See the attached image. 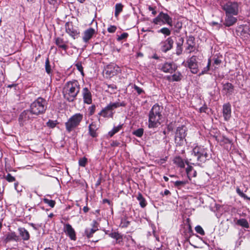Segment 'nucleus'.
Returning a JSON list of instances; mask_svg holds the SVG:
<instances>
[{
    "label": "nucleus",
    "instance_id": "f257e3e1",
    "mask_svg": "<svg viewBox=\"0 0 250 250\" xmlns=\"http://www.w3.org/2000/svg\"><path fill=\"white\" fill-rule=\"evenodd\" d=\"M190 163L193 165L200 166L211 158L209 150L202 146H196L191 151Z\"/></svg>",
    "mask_w": 250,
    "mask_h": 250
},
{
    "label": "nucleus",
    "instance_id": "f03ea898",
    "mask_svg": "<svg viewBox=\"0 0 250 250\" xmlns=\"http://www.w3.org/2000/svg\"><path fill=\"white\" fill-rule=\"evenodd\" d=\"M163 107L158 104H155L152 106L148 113V128H156L161 125L163 118Z\"/></svg>",
    "mask_w": 250,
    "mask_h": 250
},
{
    "label": "nucleus",
    "instance_id": "7ed1b4c3",
    "mask_svg": "<svg viewBox=\"0 0 250 250\" xmlns=\"http://www.w3.org/2000/svg\"><path fill=\"white\" fill-rule=\"evenodd\" d=\"M80 90V85L77 80L68 81L65 83L62 89L63 96L68 102H73L76 99Z\"/></svg>",
    "mask_w": 250,
    "mask_h": 250
},
{
    "label": "nucleus",
    "instance_id": "20e7f679",
    "mask_svg": "<svg viewBox=\"0 0 250 250\" xmlns=\"http://www.w3.org/2000/svg\"><path fill=\"white\" fill-rule=\"evenodd\" d=\"M47 104L46 100L40 97L31 103L29 109L32 114H34L35 116H38L45 113L47 109Z\"/></svg>",
    "mask_w": 250,
    "mask_h": 250
},
{
    "label": "nucleus",
    "instance_id": "39448f33",
    "mask_svg": "<svg viewBox=\"0 0 250 250\" xmlns=\"http://www.w3.org/2000/svg\"><path fill=\"white\" fill-rule=\"evenodd\" d=\"M220 6L225 14L238 15L239 13V4L237 1L227 0L221 2Z\"/></svg>",
    "mask_w": 250,
    "mask_h": 250
},
{
    "label": "nucleus",
    "instance_id": "423d86ee",
    "mask_svg": "<svg viewBox=\"0 0 250 250\" xmlns=\"http://www.w3.org/2000/svg\"><path fill=\"white\" fill-rule=\"evenodd\" d=\"M83 119V115L80 113H76L71 116L67 122L65 123L66 131L70 133L80 125Z\"/></svg>",
    "mask_w": 250,
    "mask_h": 250
},
{
    "label": "nucleus",
    "instance_id": "0eeeda50",
    "mask_svg": "<svg viewBox=\"0 0 250 250\" xmlns=\"http://www.w3.org/2000/svg\"><path fill=\"white\" fill-rule=\"evenodd\" d=\"M188 129L184 125L178 126L175 131L174 141L176 146H181L186 141Z\"/></svg>",
    "mask_w": 250,
    "mask_h": 250
},
{
    "label": "nucleus",
    "instance_id": "6e6552de",
    "mask_svg": "<svg viewBox=\"0 0 250 250\" xmlns=\"http://www.w3.org/2000/svg\"><path fill=\"white\" fill-rule=\"evenodd\" d=\"M152 22L155 25L167 24L172 27L173 22L172 18L167 13L160 12L159 14L153 19Z\"/></svg>",
    "mask_w": 250,
    "mask_h": 250
},
{
    "label": "nucleus",
    "instance_id": "1a4fd4ad",
    "mask_svg": "<svg viewBox=\"0 0 250 250\" xmlns=\"http://www.w3.org/2000/svg\"><path fill=\"white\" fill-rule=\"evenodd\" d=\"M36 116L32 114L30 109L24 110L21 113L18 118L20 126H23L32 123Z\"/></svg>",
    "mask_w": 250,
    "mask_h": 250
},
{
    "label": "nucleus",
    "instance_id": "9d476101",
    "mask_svg": "<svg viewBox=\"0 0 250 250\" xmlns=\"http://www.w3.org/2000/svg\"><path fill=\"white\" fill-rule=\"evenodd\" d=\"M197 59V57L193 55L187 59L185 63V66L189 68L191 72L193 74H197L199 70Z\"/></svg>",
    "mask_w": 250,
    "mask_h": 250
},
{
    "label": "nucleus",
    "instance_id": "9b49d317",
    "mask_svg": "<svg viewBox=\"0 0 250 250\" xmlns=\"http://www.w3.org/2000/svg\"><path fill=\"white\" fill-rule=\"evenodd\" d=\"M174 40L171 37H167L160 43V50L164 53L170 50L173 47Z\"/></svg>",
    "mask_w": 250,
    "mask_h": 250
},
{
    "label": "nucleus",
    "instance_id": "f8f14e48",
    "mask_svg": "<svg viewBox=\"0 0 250 250\" xmlns=\"http://www.w3.org/2000/svg\"><path fill=\"white\" fill-rule=\"evenodd\" d=\"M66 32L73 39L78 38L80 35V31L77 27H74L72 22H67L65 24Z\"/></svg>",
    "mask_w": 250,
    "mask_h": 250
},
{
    "label": "nucleus",
    "instance_id": "ddd939ff",
    "mask_svg": "<svg viewBox=\"0 0 250 250\" xmlns=\"http://www.w3.org/2000/svg\"><path fill=\"white\" fill-rule=\"evenodd\" d=\"M63 231L71 241L77 240L76 232L72 226L68 223H64Z\"/></svg>",
    "mask_w": 250,
    "mask_h": 250
},
{
    "label": "nucleus",
    "instance_id": "4468645a",
    "mask_svg": "<svg viewBox=\"0 0 250 250\" xmlns=\"http://www.w3.org/2000/svg\"><path fill=\"white\" fill-rule=\"evenodd\" d=\"M159 69L164 73L172 74L177 69V66L173 62H165L159 65Z\"/></svg>",
    "mask_w": 250,
    "mask_h": 250
},
{
    "label": "nucleus",
    "instance_id": "2eb2a0df",
    "mask_svg": "<svg viewBox=\"0 0 250 250\" xmlns=\"http://www.w3.org/2000/svg\"><path fill=\"white\" fill-rule=\"evenodd\" d=\"M120 71L119 66L115 64H110L106 66L104 69L106 77L111 78L117 75Z\"/></svg>",
    "mask_w": 250,
    "mask_h": 250
},
{
    "label": "nucleus",
    "instance_id": "dca6fc26",
    "mask_svg": "<svg viewBox=\"0 0 250 250\" xmlns=\"http://www.w3.org/2000/svg\"><path fill=\"white\" fill-rule=\"evenodd\" d=\"M82 95L84 104H90L92 103V95L90 88L83 87L82 90Z\"/></svg>",
    "mask_w": 250,
    "mask_h": 250
},
{
    "label": "nucleus",
    "instance_id": "f3484780",
    "mask_svg": "<svg viewBox=\"0 0 250 250\" xmlns=\"http://www.w3.org/2000/svg\"><path fill=\"white\" fill-rule=\"evenodd\" d=\"M186 45V50L187 51L188 53L193 52L196 49L195 38L191 35L188 36L187 39Z\"/></svg>",
    "mask_w": 250,
    "mask_h": 250
},
{
    "label": "nucleus",
    "instance_id": "a211bd4d",
    "mask_svg": "<svg viewBox=\"0 0 250 250\" xmlns=\"http://www.w3.org/2000/svg\"><path fill=\"white\" fill-rule=\"evenodd\" d=\"M237 15L232 14H225V18L223 24L227 27H229L234 25L237 21V18L235 17Z\"/></svg>",
    "mask_w": 250,
    "mask_h": 250
},
{
    "label": "nucleus",
    "instance_id": "6ab92c4d",
    "mask_svg": "<svg viewBox=\"0 0 250 250\" xmlns=\"http://www.w3.org/2000/svg\"><path fill=\"white\" fill-rule=\"evenodd\" d=\"M92 226V228H86L84 230V235L86 236V237L88 239L91 238L93 234L98 230V223L95 220H93L92 221V223L91 224Z\"/></svg>",
    "mask_w": 250,
    "mask_h": 250
},
{
    "label": "nucleus",
    "instance_id": "aec40b11",
    "mask_svg": "<svg viewBox=\"0 0 250 250\" xmlns=\"http://www.w3.org/2000/svg\"><path fill=\"white\" fill-rule=\"evenodd\" d=\"M54 42L60 49L66 51L69 48L68 45H67L68 41H64L63 39L61 37L55 38Z\"/></svg>",
    "mask_w": 250,
    "mask_h": 250
},
{
    "label": "nucleus",
    "instance_id": "412c9836",
    "mask_svg": "<svg viewBox=\"0 0 250 250\" xmlns=\"http://www.w3.org/2000/svg\"><path fill=\"white\" fill-rule=\"evenodd\" d=\"M222 113L225 121H228L230 119L231 115V107L230 103H228L223 105Z\"/></svg>",
    "mask_w": 250,
    "mask_h": 250
},
{
    "label": "nucleus",
    "instance_id": "4be33fe9",
    "mask_svg": "<svg viewBox=\"0 0 250 250\" xmlns=\"http://www.w3.org/2000/svg\"><path fill=\"white\" fill-rule=\"evenodd\" d=\"M95 34V30L94 28L90 27L85 30L83 37V41L87 43Z\"/></svg>",
    "mask_w": 250,
    "mask_h": 250
},
{
    "label": "nucleus",
    "instance_id": "5701e85b",
    "mask_svg": "<svg viewBox=\"0 0 250 250\" xmlns=\"http://www.w3.org/2000/svg\"><path fill=\"white\" fill-rule=\"evenodd\" d=\"M109 237L116 240V243H118V244L120 246H122L123 244V236L119 233L118 231H111V233L109 234Z\"/></svg>",
    "mask_w": 250,
    "mask_h": 250
},
{
    "label": "nucleus",
    "instance_id": "b1692460",
    "mask_svg": "<svg viewBox=\"0 0 250 250\" xmlns=\"http://www.w3.org/2000/svg\"><path fill=\"white\" fill-rule=\"evenodd\" d=\"M184 42V39L183 37H180L178 40L176 42L175 53L177 56H180L182 54L183 52V45Z\"/></svg>",
    "mask_w": 250,
    "mask_h": 250
},
{
    "label": "nucleus",
    "instance_id": "393cba45",
    "mask_svg": "<svg viewBox=\"0 0 250 250\" xmlns=\"http://www.w3.org/2000/svg\"><path fill=\"white\" fill-rule=\"evenodd\" d=\"M98 127L96 122L91 123L88 126V133L93 138L97 137L98 134L96 131L98 130Z\"/></svg>",
    "mask_w": 250,
    "mask_h": 250
},
{
    "label": "nucleus",
    "instance_id": "a878e982",
    "mask_svg": "<svg viewBox=\"0 0 250 250\" xmlns=\"http://www.w3.org/2000/svg\"><path fill=\"white\" fill-rule=\"evenodd\" d=\"M234 86L230 83H226L223 85V91H225L226 95H231L233 92Z\"/></svg>",
    "mask_w": 250,
    "mask_h": 250
},
{
    "label": "nucleus",
    "instance_id": "bb28decb",
    "mask_svg": "<svg viewBox=\"0 0 250 250\" xmlns=\"http://www.w3.org/2000/svg\"><path fill=\"white\" fill-rule=\"evenodd\" d=\"M126 103L123 101L122 102H116L115 103L110 102L107 105V108L110 109V110L112 111L119 107H125L126 106Z\"/></svg>",
    "mask_w": 250,
    "mask_h": 250
},
{
    "label": "nucleus",
    "instance_id": "cd10ccee",
    "mask_svg": "<svg viewBox=\"0 0 250 250\" xmlns=\"http://www.w3.org/2000/svg\"><path fill=\"white\" fill-rule=\"evenodd\" d=\"M114 113L110 110V109L107 108V106L102 109V110L98 113V115L102 116L104 118L112 117Z\"/></svg>",
    "mask_w": 250,
    "mask_h": 250
},
{
    "label": "nucleus",
    "instance_id": "c85d7f7f",
    "mask_svg": "<svg viewBox=\"0 0 250 250\" xmlns=\"http://www.w3.org/2000/svg\"><path fill=\"white\" fill-rule=\"evenodd\" d=\"M18 230L20 235L24 241L28 240L30 238V235L28 231L24 228H19Z\"/></svg>",
    "mask_w": 250,
    "mask_h": 250
},
{
    "label": "nucleus",
    "instance_id": "c756f323",
    "mask_svg": "<svg viewBox=\"0 0 250 250\" xmlns=\"http://www.w3.org/2000/svg\"><path fill=\"white\" fill-rule=\"evenodd\" d=\"M170 183H173V186L175 188L178 189H181L182 188L184 187L185 185L188 183V181H171Z\"/></svg>",
    "mask_w": 250,
    "mask_h": 250
},
{
    "label": "nucleus",
    "instance_id": "7c9ffc66",
    "mask_svg": "<svg viewBox=\"0 0 250 250\" xmlns=\"http://www.w3.org/2000/svg\"><path fill=\"white\" fill-rule=\"evenodd\" d=\"M186 171L189 178H190V177H195L196 176V171L192 167L188 166L186 168Z\"/></svg>",
    "mask_w": 250,
    "mask_h": 250
},
{
    "label": "nucleus",
    "instance_id": "2f4dec72",
    "mask_svg": "<svg viewBox=\"0 0 250 250\" xmlns=\"http://www.w3.org/2000/svg\"><path fill=\"white\" fill-rule=\"evenodd\" d=\"M222 55H219V54H217L214 56V57L213 58V65L214 66L215 68H218V66L220 65V64L222 62Z\"/></svg>",
    "mask_w": 250,
    "mask_h": 250
},
{
    "label": "nucleus",
    "instance_id": "473e14b6",
    "mask_svg": "<svg viewBox=\"0 0 250 250\" xmlns=\"http://www.w3.org/2000/svg\"><path fill=\"white\" fill-rule=\"evenodd\" d=\"M157 33L162 34L165 37H168L171 35V30L167 27H164L157 30Z\"/></svg>",
    "mask_w": 250,
    "mask_h": 250
},
{
    "label": "nucleus",
    "instance_id": "72a5a7b5",
    "mask_svg": "<svg viewBox=\"0 0 250 250\" xmlns=\"http://www.w3.org/2000/svg\"><path fill=\"white\" fill-rule=\"evenodd\" d=\"M174 163L178 167L183 168L185 167V162L184 160L180 156H176L173 160Z\"/></svg>",
    "mask_w": 250,
    "mask_h": 250
},
{
    "label": "nucleus",
    "instance_id": "f704fd0d",
    "mask_svg": "<svg viewBox=\"0 0 250 250\" xmlns=\"http://www.w3.org/2000/svg\"><path fill=\"white\" fill-rule=\"evenodd\" d=\"M45 69L46 72L49 76H51L53 74L51 66L50 64V62L48 58H47L45 62Z\"/></svg>",
    "mask_w": 250,
    "mask_h": 250
},
{
    "label": "nucleus",
    "instance_id": "c9c22d12",
    "mask_svg": "<svg viewBox=\"0 0 250 250\" xmlns=\"http://www.w3.org/2000/svg\"><path fill=\"white\" fill-rule=\"evenodd\" d=\"M123 124H120L117 126H114L112 130L108 132V135L112 137L115 134L118 133L122 128Z\"/></svg>",
    "mask_w": 250,
    "mask_h": 250
},
{
    "label": "nucleus",
    "instance_id": "e433bc0d",
    "mask_svg": "<svg viewBox=\"0 0 250 250\" xmlns=\"http://www.w3.org/2000/svg\"><path fill=\"white\" fill-rule=\"evenodd\" d=\"M137 199L139 201V205L142 208H145L146 206V200L141 193H138Z\"/></svg>",
    "mask_w": 250,
    "mask_h": 250
},
{
    "label": "nucleus",
    "instance_id": "4c0bfd02",
    "mask_svg": "<svg viewBox=\"0 0 250 250\" xmlns=\"http://www.w3.org/2000/svg\"><path fill=\"white\" fill-rule=\"evenodd\" d=\"M236 224L246 229H248L250 227L247 220L244 218L238 220Z\"/></svg>",
    "mask_w": 250,
    "mask_h": 250
},
{
    "label": "nucleus",
    "instance_id": "58836bf2",
    "mask_svg": "<svg viewBox=\"0 0 250 250\" xmlns=\"http://www.w3.org/2000/svg\"><path fill=\"white\" fill-rule=\"evenodd\" d=\"M115 16L117 18L123 11V5L121 3H117L115 4Z\"/></svg>",
    "mask_w": 250,
    "mask_h": 250
},
{
    "label": "nucleus",
    "instance_id": "ea45409f",
    "mask_svg": "<svg viewBox=\"0 0 250 250\" xmlns=\"http://www.w3.org/2000/svg\"><path fill=\"white\" fill-rule=\"evenodd\" d=\"M236 192L237 193V194L241 197V198H243L244 200H249L250 201V197H248L246 194H245L238 187H237L236 188Z\"/></svg>",
    "mask_w": 250,
    "mask_h": 250
},
{
    "label": "nucleus",
    "instance_id": "a19ab883",
    "mask_svg": "<svg viewBox=\"0 0 250 250\" xmlns=\"http://www.w3.org/2000/svg\"><path fill=\"white\" fill-rule=\"evenodd\" d=\"M173 32L175 33H179L182 28V23L179 21H177L174 23Z\"/></svg>",
    "mask_w": 250,
    "mask_h": 250
},
{
    "label": "nucleus",
    "instance_id": "79ce46f5",
    "mask_svg": "<svg viewBox=\"0 0 250 250\" xmlns=\"http://www.w3.org/2000/svg\"><path fill=\"white\" fill-rule=\"evenodd\" d=\"M211 59L209 58L208 59L207 65L206 67H205L203 69L202 71L199 73V76L204 75V74L207 73L209 71V67L211 64Z\"/></svg>",
    "mask_w": 250,
    "mask_h": 250
},
{
    "label": "nucleus",
    "instance_id": "37998d69",
    "mask_svg": "<svg viewBox=\"0 0 250 250\" xmlns=\"http://www.w3.org/2000/svg\"><path fill=\"white\" fill-rule=\"evenodd\" d=\"M144 129L143 128H139L137 129L134 130L132 132V134L137 137H142L144 134Z\"/></svg>",
    "mask_w": 250,
    "mask_h": 250
},
{
    "label": "nucleus",
    "instance_id": "c03bdc74",
    "mask_svg": "<svg viewBox=\"0 0 250 250\" xmlns=\"http://www.w3.org/2000/svg\"><path fill=\"white\" fill-rule=\"evenodd\" d=\"M172 82H178L181 80L182 74L180 72H177L172 75Z\"/></svg>",
    "mask_w": 250,
    "mask_h": 250
},
{
    "label": "nucleus",
    "instance_id": "a18cd8bd",
    "mask_svg": "<svg viewBox=\"0 0 250 250\" xmlns=\"http://www.w3.org/2000/svg\"><path fill=\"white\" fill-rule=\"evenodd\" d=\"M77 70L81 73L82 76H84V73L83 72V67L81 62H78L74 64Z\"/></svg>",
    "mask_w": 250,
    "mask_h": 250
},
{
    "label": "nucleus",
    "instance_id": "49530a36",
    "mask_svg": "<svg viewBox=\"0 0 250 250\" xmlns=\"http://www.w3.org/2000/svg\"><path fill=\"white\" fill-rule=\"evenodd\" d=\"M58 123L57 120H49L46 123V125L50 128H53L56 126Z\"/></svg>",
    "mask_w": 250,
    "mask_h": 250
},
{
    "label": "nucleus",
    "instance_id": "de8ad7c7",
    "mask_svg": "<svg viewBox=\"0 0 250 250\" xmlns=\"http://www.w3.org/2000/svg\"><path fill=\"white\" fill-rule=\"evenodd\" d=\"M87 163V159L85 157H83L79 160V166L81 167H85Z\"/></svg>",
    "mask_w": 250,
    "mask_h": 250
},
{
    "label": "nucleus",
    "instance_id": "09e8293b",
    "mask_svg": "<svg viewBox=\"0 0 250 250\" xmlns=\"http://www.w3.org/2000/svg\"><path fill=\"white\" fill-rule=\"evenodd\" d=\"M43 201L44 203L47 204L49 207L53 208L55 205V201L53 200H50L47 198H43Z\"/></svg>",
    "mask_w": 250,
    "mask_h": 250
},
{
    "label": "nucleus",
    "instance_id": "8fccbe9b",
    "mask_svg": "<svg viewBox=\"0 0 250 250\" xmlns=\"http://www.w3.org/2000/svg\"><path fill=\"white\" fill-rule=\"evenodd\" d=\"M130 224V222L128 221L126 218H123L121 219V226L122 228H126Z\"/></svg>",
    "mask_w": 250,
    "mask_h": 250
},
{
    "label": "nucleus",
    "instance_id": "3c124183",
    "mask_svg": "<svg viewBox=\"0 0 250 250\" xmlns=\"http://www.w3.org/2000/svg\"><path fill=\"white\" fill-rule=\"evenodd\" d=\"M133 88L136 91L138 95H141L142 94L145 93V91L142 88L140 87L136 84H134Z\"/></svg>",
    "mask_w": 250,
    "mask_h": 250
},
{
    "label": "nucleus",
    "instance_id": "603ef678",
    "mask_svg": "<svg viewBox=\"0 0 250 250\" xmlns=\"http://www.w3.org/2000/svg\"><path fill=\"white\" fill-rule=\"evenodd\" d=\"M17 238V235L16 234H15V232H12L10 234H8L6 237V240L8 241H11V240H16Z\"/></svg>",
    "mask_w": 250,
    "mask_h": 250
},
{
    "label": "nucleus",
    "instance_id": "864d4df0",
    "mask_svg": "<svg viewBox=\"0 0 250 250\" xmlns=\"http://www.w3.org/2000/svg\"><path fill=\"white\" fill-rule=\"evenodd\" d=\"M128 37V34L126 32H124L120 36H118L117 40L118 42H120L122 40L126 39Z\"/></svg>",
    "mask_w": 250,
    "mask_h": 250
},
{
    "label": "nucleus",
    "instance_id": "5fc2aeb1",
    "mask_svg": "<svg viewBox=\"0 0 250 250\" xmlns=\"http://www.w3.org/2000/svg\"><path fill=\"white\" fill-rule=\"evenodd\" d=\"M208 109H209V108L207 106L206 103H204L203 105L199 108V112L200 113H205L208 114Z\"/></svg>",
    "mask_w": 250,
    "mask_h": 250
},
{
    "label": "nucleus",
    "instance_id": "6e6d98bb",
    "mask_svg": "<svg viewBox=\"0 0 250 250\" xmlns=\"http://www.w3.org/2000/svg\"><path fill=\"white\" fill-rule=\"evenodd\" d=\"M195 230L197 233L200 234L201 235H205V231L203 228L199 225L197 226L195 228Z\"/></svg>",
    "mask_w": 250,
    "mask_h": 250
},
{
    "label": "nucleus",
    "instance_id": "4d7b16f0",
    "mask_svg": "<svg viewBox=\"0 0 250 250\" xmlns=\"http://www.w3.org/2000/svg\"><path fill=\"white\" fill-rule=\"evenodd\" d=\"M96 110V105L95 104H93L91 106H89L88 108V115L89 116H92L94 114Z\"/></svg>",
    "mask_w": 250,
    "mask_h": 250
},
{
    "label": "nucleus",
    "instance_id": "13d9d810",
    "mask_svg": "<svg viewBox=\"0 0 250 250\" xmlns=\"http://www.w3.org/2000/svg\"><path fill=\"white\" fill-rule=\"evenodd\" d=\"M106 85L107 86V87L108 89H111V92H110V93H113L114 92V91L117 88L116 85L114 84H109L106 83Z\"/></svg>",
    "mask_w": 250,
    "mask_h": 250
},
{
    "label": "nucleus",
    "instance_id": "bf43d9fd",
    "mask_svg": "<svg viewBox=\"0 0 250 250\" xmlns=\"http://www.w3.org/2000/svg\"><path fill=\"white\" fill-rule=\"evenodd\" d=\"M116 29H117V27H116V26H115V25H110L107 28V31L109 33H113L115 32Z\"/></svg>",
    "mask_w": 250,
    "mask_h": 250
},
{
    "label": "nucleus",
    "instance_id": "052dcab7",
    "mask_svg": "<svg viewBox=\"0 0 250 250\" xmlns=\"http://www.w3.org/2000/svg\"><path fill=\"white\" fill-rule=\"evenodd\" d=\"M6 180L9 182H12L15 181V178L12 176L11 174L8 173L6 178Z\"/></svg>",
    "mask_w": 250,
    "mask_h": 250
},
{
    "label": "nucleus",
    "instance_id": "680f3d73",
    "mask_svg": "<svg viewBox=\"0 0 250 250\" xmlns=\"http://www.w3.org/2000/svg\"><path fill=\"white\" fill-rule=\"evenodd\" d=\"M148 9L149 11H151V13L153 16H155L157 14V11L156 10V7H153L150 5L148 6Z\"/></svg>",
    "mask_w": 250,
    "mask_h": 250
},
{
    "label": "nucleus",
    "instance_id": "e2e57ef3",
    "mask_svg": "<svg viewBox=\"0 0 250 250\" xmlns=\"http://www.w3.org/2000/svg\"><path fill=\"white\" fill-rule=\"evenodd\" d=\"M155 227L154 226L152 227V233L154 237L155 238L156 240L158 241H159V237L158 233L156 232L155 230Z\"/></svg>",
    "mask_w": 250,
    "mask_h": 250
},
{
    "label": "nucleus",
    "instance_id": "0e129e2a",
    "mask_svg": "<svg viewBox=\"0 0 250 250\" xmlns=\"http://www.w3.org/2000/svg\"><path fill=\"white\" fill-rule=\"evenodd\" d=\"M29 225L36 230H38L41 227V225L30 223Z\"/></svg>",
    "mask_w": 250,
    "mask_h": 250
},
{
    "label": "nucleus",
    "instance_id": "69168bd1",
    "mask_svg": "<svg viewBox=\"0 0 250 250\" xmlns=\"http://www.w3.org/2000/svg\"><path fill=\"white\" fill-rule=\"evenodd\" d=\"M120 145V143L117 141H112L110 144V146L111 147H116Z\"/></svg>",
    "mask_w": 250,
    "mask_h": 250
},
{
    "label": "nucleus",
    "instance_id": "338daca9",
    "mask_svg": "<svg viewBox=\"0 0 250 250\" xmlns=\"http://www.w3.org/2000/svg\"><path fill=\"white\" fill-rule=\"evenodd\" d=\"M170 192L168 189H165L164 192H162L161 193V194L163 196H167L170 195Z\"/></svg>",
    "mask_w": 250,
    "mask_h": 250
},
{
    "label": "nucleus",
    "instance_id": "774afa93",
    "mask_svg": "<svg viewBox=\"0 0 250 250\" xmlns=\"http://www.w3.org/2000/svg\"><path fill=\"white\" fill-rule=\"evenodd\" d=\"M0 74L2 77V82H4L5 81V75L4 72L3 71H2V70H1L0 72Z\"/></svg>",
    "mask_w": 250,
    "mask_h": 250
}]
</instances>
